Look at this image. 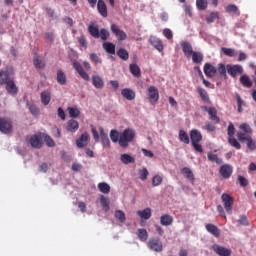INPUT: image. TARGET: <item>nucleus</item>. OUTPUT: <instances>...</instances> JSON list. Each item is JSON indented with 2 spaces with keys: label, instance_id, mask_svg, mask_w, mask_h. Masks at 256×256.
Segmentation results:
<instances>
[{
  "label": "nucleus",
  "instance_id": "19",
  "mask_svg": "<svg viewBox=\"0 0 256 256\" xmlns=\"http://www.w3.org/2000/svg\"><path fill=\"white\" fill-rule=\"evenodd\" d=\"M88 141H89V134L83 133V134L81 135V137H79V138L76 140V145H77V147H79L80 149H82L83 147H87Z\"/></svg>",
  "mask_w": 256,
  "mask_h": 256
},
{
  "label": "nucleus",
  "instance_id": "6",
  "mask_svg": "<svg viewBox=\"0 0 256 256\" xmlns=\"http://www.w3.org/2000/svg\"><path fill=\"white\" fill-rule=\"evenodd\" d=\"M226 69H227L228 75H230V77H233V79H235L237 75H243L244 73L243 66L239 64H235V65L227 64Z\"/></svg>",
  "mask_w": 256,
  "mask_h": 256
},
{
  "label": "nucleus",
  "instance_id": "53",
  "mask_svg": "<svg viewBox=\"0 0 256 256\" xmlns=\"http://www.w3.org/2000/svg\"><path fill=\"white\" fill-rule=\"evenodd\" d=\"M197 9L205 11L207 9V0H196Z\"/></svg>",
  "mask_w": 256,
  "mask_h": 256
},
{
  "label": "nucleus",
  "instance_id": "12",
  "mask_svg": "<svg viewBox=\"0 0 256 256\" xmlns=\"http://www.w3.org/2000/svg\"><path fill=\"white\" fill-rule=\"evenodd\" d=\"M181 47L185 57H187V59H191V55H193V53L195 52L193 51V46L191 45V43L187 41H182Z\"/></svg>",
  "mask_w": 256,
  "mask_h": 256
},
{
  "label": "nucleus",
  "instance_id": "31",
  "mask_svg": "<svg viewBox=\"0 0 256 256\" xmlns=\"http://www.w3.org/2000/svg\"><path fill=\"white\" fill-rule=\"evenodd\" d=\"M12 80L13 78L9 75V72H0V85H7V83Z\"/></svg>",
  "mask_w": 256,
  "mask_h": 256
},
{
  "label": "nucleus",
  "instance_id": "58",
  "mask_svg": "<svg viewBox=\"0 0 256 256\" xmlns=\"http://www.w3.org/2000/svg\"><path fill=\"white\" fill-rule=\"evenodd\" d=\"M27 107H28L30 113H32L35 117H37V115H39V109L34 104L27 102Z\"/></svg>",
  "mask_w": 256,
  "mask_h": 256
},
{
  "label": "nucleus",
  "instance_id": "7",
  "mask_svg": "<svg viewBox=\"0 0 256 256\" xmlns=\"http://www.w3.org/2000/svg\"><path fill=\"white\" fill-rule=\"evenodd\" d=\"M26 142L34 149H41L43 143L41 142V134H34L26 137Z\"/></svg>",
  "mask_w": 256,
  "mask_h": 256
},
{
  "label": "nucleus",
  "instance_id": "60",
  "mask_svg": "<svg viewBox=\"0 0 256 256\" xmlns=\"http://www.w3.org/2000/svg\"><path fill=\"white\" fill-rule=\"evenodd\" d=\"M247 147L250 149V151H255L256 149V140H253L252 137H250L247 141Z\"/></svg>",
  "mask_w": 256,
  "mask_h": 256
},
{
  "label": "nucleus",
  "instance_id": "26",
  "mask_svg": "<svg viewBox=\"0 0 256 256\" xmlns=\"http://www.w3.org/2000/svg\"><path fill=\"white\" fill-rule=\"evenodd\" d=\"M121 95L128 101H133V99H135V92L129 88L122 89Z\"/></svg>",
  "mask_w": 256,
  "mask_h": 256
},
{
  "label": "nucleus",
  "instance_id": "18",
  "mask_svg": "<svg viewBox=\"0 0 256 256\" xmlns=\"http://www.w3.org/2000/svg\"><path fill=\"white\" fill-rule=\"evenodd\" d=\"M204 73L206 77H215V75H217V68L209 63H206L204 65Z\"/></svg>",
  "mask_w": 256,
  "mask_h": 256
},
{
  "label": "nucleus",
  "instance_id": "44",
  "mask_svg": "<svg viewBox=\"0 0 256 256\" xmlns=\"http://www.w3.org/2000/svg\"><path fill=\"white\" fill-rule=\"evenodd\" d=\"M114 217L120 223H125V221L127 219L126 216H125V212H123L121 210H116L115 213H114Z\"/></svg>",
  "mask_w": 256,
  "mask_h": 256
},
{
  "label": "nucleus",
  "instance_id": "23",
  "mask_svg": "<svg viewBox=\"0 0 256 256\" xmlns=\"http://www.w3.org/2000/svg\"><path fill=\"white\" fill-rule=\"evenodd\" d=\"M97 10H98V13L102 17H107V15H108V13H107V4H105V1L98 0V2H97Z\"/></svg>",
  "mask_w": 256,
  "mask_h": 256
},
{
  "label": "nucleus",
  "instance_id": "56",
  "mask_svg": "<svg viewBox=\"0 0 256 256\" xmlns=\"http://www.w3.org/2000/svg\"><path fill=\"white\" fill-rule=\"evenodd\" d=\"M222 53H224V55H226L227 57H235L236 52L235 49L232 48H221Z\"/></svg>",
  "mask_w": 256,
  "mask_h": 256
},
{
  "label": "nucleus",
  "instance_id": "1",
  "mask_svg": "<svg viewBox=\"0 0 256 256\" xmlns=\"http://www.w3.org/2000/svg\"><path fill=\"white\" fill-rule=\"evenodd\" d=\"M135 139V130L131 128L125 129L119 136V145L125 149L129 147V143H131Z\"/></svg>",
  "mask_w": 256,
  "mask_h": 256
},
{
  "label": "nucleus",
  "instance_id": "63",
  "mask_svg": "<svg viewBox=\"0 0 256 256\" xmlns=\"http://www.w3.org/2000/svg\"><path fill=\"white\" fill-rule=\"evenodd\" d=\"M203 129H205L206 131H208V133H213L215 132V130L217 129V127H215L213 124H211V122L206 123V125L203 127Z\"/></svg>",
  "mask_w": 256,
  "mask_h": 256
},
{
  "label": "nucleus",
  "instance_id": "49",
  "mask_svg": "<svg viewBox=\"0 0 256 256\" xmlns=\"http://www.w3.org/2000/svg\"><path fill=\"white\" fill-rule=\"evenodd\" d=\"M100 203L104 209V211H109V198L105 197V196H101L100 197Z\"/></svg>",
  "mask_w": 256,
  "mask_h": 256
},
{
  "label": "nucleus",
  "instance_id": "13",
  "mask_svg": "<svg viewBox=\"0 0 256 256\" xmlns=\"http://www.w3.org/2000/svg\"><path fill=\"white\" fill-rule=\"evenodd\" d=\"M212 250L215 251L219 256H231V249L225 248L218 244L212 246Z\"/></svg>",
  "mask_w": 256,
  "mask_h": 256
},
{
  "label": "nucleus",
  "instance_id": "2",
  "mask_svg": "<svg viewBox=\"0 0 256 256\" xmlns=\"http://www.w3.org/2000/svg\"><path fill=\"white\" fill-rule=\"evenodd\" d=\"M190 141L192 143V147H194L197 153H203V146H201V141H203V135L197 129H192L190 131Z\"/></svg>",
  "mask_w": 256,
  "mask_h": 256
},
{
  "label": "nucleus",
  "instance_id": "3",
  "mask_svg": "<svg viewBox=\"0 0 256 256\" xmlns=\"http://www.w3.org/2000/svg\"><path fill=\"white\" fill-rule=\"evenodd\" d=\"M147 246L151 251H155V253H161L163 251V242L159 237L150 238Z\"/></svg>",
  "mask_w": 256,
  "mask_h": 256
},
{
  "label": "nucleus",
  "instance_id": "50",
  "mask_svg": "<svg viewBox=\"0 0 256 256\" xmlns=\"http://www.w3.org/2000/svg\"><path fill=\"white\" fill-rule=\"evenodd\" d=\"M228 143L229 145H231V147H234L235 149H241V144L239 143V141H237V139H235V136L228 138Z\"/></svg>",
  "mask_w": 256,
  "mask_h": 256
},
{
  "label": "nucleus",
  "instance_id": "46",
  "mask_svg": "<svg viewBox=\"0 0 256 256\" xmlns=\"http://www.w3.org/2000/svg\"><path fill=\"white\" fill-rule=\"evenodd\" d=\"M216 71H218V73H219V75H221V77H227V66H225V64L219 63Z\"/></svg>",
  "mask_w": 256,
  "mask_h": 256
},
{
  "label": "nucleus",
  "instance_id": "64",
  "mask_svg": "<svg viewBox=\"0 0 256 256\" xmlns=\"http://www.w3.org/2000/svg\"><path fill=\"white\" fill-rule=\"evenodd\" d=\"M44 141L47 147H55V140H53V138H51L50 136H45Z\"/></svg>",
  "mask_w": 256,
  "mask_h": 256
},
{
  "label": "nucleus",
  "instance_id": "5",
  "mask_svg": "<svg viewBox=\"0 0 256 256\" xmlns=\"http://www.w3.org/2000/svg\"><path fill=\"white\" fill-rule=\"evenodd\" d=\"M0 132L4 133V135L13 133V122L7 118H0Z\"/></svg>",
  "mask_w": 256,
  "mask_h": 256
},
{
  "label": "nucleus",
  "instance_id": "4",
  "mask_svg": "<svg viewBox=\"0 0 256 256\" xmlns=\"http://www.w3.org/2000/svg\"><path fill=\"white\" fill-rule=\"evenodd\" d=\"M222 203L224 205L225 211L228 213V215H232L233 213V197L227 193H223L221 196Z\"/></svg>",
  "mask_w": 256,
  "mask_h": 256
},
{
  "label": "nucleus",
  "instance_id": "52",
  "mask_svg": "<svg viewBox=\"0 0 256 256\" xmlns=\"http://www.w3.org/2000/svg\"><path fill=\"white\" fill-rule=\"evenodd\" d=\"M216 19H219V12H212L206 17L207 23H214Z\"/></svg>",
  "mask_w": 256,
  "mask_h": 256
},
{
  "label": "nucleus",
  "instance_id": "57",
  "mask_svg": "<svg viewBox=\"0 0 256 256\" xmlns=\"http://www.w3.org/2000/svg\"><path fill=\"white\" fill-rule=\"evenodd\" d=\"M68 112L70 117H72L73 119L77 118L81 113L79 109L73 107H68Z\"/></svg>",
  "mask_w": 256,
  "mask_h": 256
},
{
  "label": "nucleus",
  "instance_id": "8",
  "mask_svg": "<svg viewBox=\"0 0 256 256\" xmlns=\"http://www.w3.org/2000/svg\"><path fill=\"white\" fill-rule=\"evenodd\" d=\"M148 100L152 105H155L159 101V90L155 86L148 88Z\"/></svg>",
  "mask_w": 256,
  "mask_h": 256
},
{
  "label": "nucleus",
  "instance_id": "17",
  "mask_svg": "<svg viewBox=\"0 0 256 256\" xmlns=\"http://www.w3.org/2000/svg\"><path fill=\"white\" fill-rule=\"evenodd\" d=\"M239 81L241 85L247 89H251V87H253V80H251V77L247 74H242Z\"/></svg>",
  "mask_w": 256,
  "mask_h": 256
},
{
  "label": "nucleus",
  "instance_id": "20",
  "mask_svg": "<svg viewBox=\"0 0 256 256\" xmlns=\"http://www.w3.org/2000/svg\"><path fill=\"white\" fill-rule=\"evenodd\" d=\"M56 81L58 85H67V75L62 69L57 70Z\"/></svg>",
  "mask_w": 256,
  "mask_h": 256
},
{
  "label": "nucleus",
  "instance_id": "10",
  "mask_svg": "<svg viewBox=\"0 0 256 256\" xmlns=\"http://www.w3.org/2000/svg\"><path fill=\"white\" fill-rule=\"evenodd\" d=\"M110 29H111L113 35H115V37H117L118 41H125V39H127V33H125V31L119 29L118 25L111 24Z\"/></svg>",
  "mask_w": 256,
  "mask_h": 256
},
{
  "label": "nucleus",
  "instance_id": "14",
  "mask_svg": "<svg viewBox=\"0 0 256 256\" xmlns=\"http://www.w3.org/2000/svg\"><path fill=\"white\" fill-rule=\"evenodd\" d=\"M205 229L208 233L213 235V237L219 238L221 237V230L215 224L208 223L205 226Z\"/></svg>",
  "mask_w": 256,
  "mask_h": 256
},
{
  "label": "nucleus",
  "instance_id": "41",
  "mask_svg": "<svg viewBox=\"0 0 256 256\" xmlns=\"http://www.w3.org/2000/svg\"><path fill=\"white\" fill-rule=\"evenodd\" d=\"M116 55H118V57L122 59V61H127L129 59V52L125 48H120L116 52Z\"/></svg>",
  "mask_w": 256,
  "mask_h": 256
},
{
  "label": "nucleus",
  "instance_id": "27",
  "mask_svg": "<svg viewBox=\"0 0 256 256\" xmlns=\"http://www.w3.org/2000/svg\"><path fill=\"white\" fill-rule=\"evenodd\" d=\"M197 93L200 95V98L204 103H211V99L209 98V94L207 93V90L201 87H198Z\"/></svg>",
  "mask_w": 256,
  "mask_h": 256
},
{
  "label": "nucleus",
  "instance_id": "45",
  "mask_svg": "<svg viewBox=\"0 0 256 256\" xmlns=\"http://www.w3.org/2000/svg\"><path fill=\"white\" fill-rule=\"evenodd\" d=\"M236 136L238 141L241 143H244V141H247L251 137V135L247 132H238Z\"/></svg>",
  "mask_w": 256,
  "mask_h": 256
},
{
  "label": "nucleus",
  "instance_id": "9",
  "mask_svg": "<svg viewBox=\"0 0 256 256\" xmlns=\"http://www.w3.org/2000/svg\"><path fill=\"white\" fill-rule=\"evenodd\" d=\"M219 174L222 179H229L233 175V166L229 164H223L219 169Z\"/></svg>",
  "mask_w": 256,
  "mask_h": 256
},
{
  "label": "nucleus",
  "instance_id": "15",
  "mask_svg": "<svg viewBox=\"0 0 256 256\" xmlns=\"http://www.w3.org/2000/svg\"><path fill=\"white\" fill-rule=\"evenodd\" d=\"M208 115L210 121L215 123V125H219V123H221V119H219V116H217V109L215 107H209Z\"/></svg>",
  "mask_w": 256,
  "mask_h": 256
},
{
  "label": "nucleus",
  "instance_id": "62",
  "mask_svg": "<svg viewBox=\"0 0 256 256\" xmlns=\"http://www.w3.org/2000/svg\"><path fill=\"white\" fill-rule=\"evenodd\" d=\"M238 183L240 184V187H247L249 185V181L247 178L239 175L237 179Z\"/></svg>",
  "mask_w": 256,
  "mask_h": 256
},
{
  "label": "nucleus",
  "instance_id": "29",
  "mask_svg": "<svg viewBox=\"0 0 256 256\" xmlns=\"http://www.w3.org/2000/svg\"><path fill=\"white\" fill-rule=\"evenodd\" d=\"M79 129V122L72 119L67 122V131L70 133H75Z\"/></svg>",
  "mask_w": 256,
  "mask_h": 256
},
{
  "label": "nucleus",
  "instance_id": "39",
  "mask_svg": "<svg viewBox=\"0 0 256 256\" xmlns=\"http://www.w3.org/2000/svg\"><path fill=\"white\" fill-rule=\"evenodd\" d=\"M178 137L181 143H185V145H189L190 143L189 134H187L185 130H180Z\"/></svg>",
  "mask_w": 256,
  "mask_h": 256
},
{
  "label": "nucleus",
  "instance_id": "55",
  "mask_svg": "<svg viewBox=\"0 0 256 256\" xmlns=\"http://www.w3.org/2000/svg\"><path fill=\"white\" fill-rule=\"evenodd\" d=\"M161 183H163V177H161L160 175H155L152 178L153 187H159V185H161Z\"/></svg>",
  "mask_w": 256,
  "mask_h": 256
},
{
  "label": "nucleus",
  "instance_id": "48",
  "mask_svg": "<svg viewBox=\"0 0 256 256\" xmlns=\"http://www.w3.org/2000/svg\"><path fill=\"white\" fill-rule=\"evenodd\" d=\"M227 13H234V15H241V12H239V8L235 4L228 5L226 7Z\"/></svg>",
  "mask_w": 256,
  "mask_h": 256
},
{
  "label": "nucleus",
  "instance_id": "43",
  "mask_svg": "<svg viewBox=\"0 0 256 256\" xmlns=\"http://www.w3.org/2000/svg\"><path fill=\"white\" fill-rule=\"evenodd\" d=\"M130 73L134 77H141V68L137 64H130Z\"/></svg>",
  "mask_w": 256,
  "mask_h": 256
},
{
  "label": "nucleus",
  "instance_id": "61",
  "mask_svg": "<svg viewBox=\"0 0 256 256\" xmlns=\"http://www.w3.org/2000/svg\"><path fill=\"white\" fill-rule=\"evenodd\" d=\"M227 135L228 138L235 137V126L232 124V122H230L228 125Z\"/></svg>",
  "mask_w": 256,
  "mask_h": 256
},
{
  "label": "nucleus",
  "instance_id": "16",
  "mask_svg": "<svg viewBox=\"0 0 256 256\" xmlns=\"http://www.w3.org/2000/svg\"><path fill=\"white\" fill-rule=\"evenodd\" d=\"M149 43L150 45H153L157 51H159L161 53V51H163V42L161 41V39L155 37V36H151L149 38Z\"/></svg>",
  "mask_w": 256,
  "mask_h": 256
},
{
  "label": "nucleus",
  "instance_id": "24",
  "mask_svg": "<svg viewBox=\"0 0 256 256\" xmlns=\"http://www.w3.org/2000/svg\"><path fill=\"white\" fill-rule=\"evenodd\" d=\"M92 85H94V87L96 89H103L105 82H103V78L99 75H93L92 76Z\"/></svg>",
  "mask_w": 256,
  "mask_h": 256
},
{
  "label": "nucleus",
  "instance_id": "22",
  "mask_svg": "<svg viewBox=\"0 0 256 256\" xmlns=\"http://www.w3.org/2000/svg\"><path fill=\"white\" fill-rule=\"evenodd\" d=\"M182 175L188 179L191 183H195V175L193 174V171L189 167H184L181 169Z\"/></svg>",
  "mask_w": 256,
  "mask_h": 256
},
{
  "label": "nucleus",
  "instance_id": "25",
  "mask_svg": "<svg viewBox=\"0 0 256 256\" xmlns=\"http://www.w3.org/2000/svg\"><path fill=\"white\" fill-rule=\"evenodd\" d=\"M160 224L164 227H169L173 225V216L164 214L160 217Z\"/></svg>",
  "mask_w": 256,
  "mask_h": 256
},
{
  "label": "nucleus",
  "instance_id": "40",
  "mask_svg": "<svg viewBox=\"0 0 256 256\" xmlns=\"http://www.w3.org/2000/svg\"><path fill=\"white\" fill-rule=\"evenodd\" d=\"M88 31L90 33V35L92 37H94V39H99V27L95 26V25H89L88 26Z\"/></svg>",
  "mask_w": 256,
  "mask_h": 256
},
{
  "label": "nucleus",
  "instance_id": "47",
  "mask_svg": "<svg viewBox=\"0 0 256 256\" xmlns=\"http://www.w3.org/2000/svg\"><path fill=\"white\" fill-rule=\"evenodd\" d=\"M121 135H119V131L117 130H111L110 131V139L112 141V143H118L119 144V137Z\"/></svg>",
  "mask_w": 256,
  "mask_h": 256
},
{
  "label": "nucleus",
  "instance_id": "51",
  "mask_svg": "<svg viewBox=\"0 0 256 256\" xmlns=\"http://www.w3.org/2000/svg\"><path fill=\"white\" fill-rule=\"evenodd\" d=\"M109 31L105 28H102L100 31H99V38L102 39V41H107L109 39Z\"/></svg>",
  "mask_w": 256,
  "mask_h": 256
},
{
  "label": "nucleus",
  "instance_id": "33",
  "mask_svg": "<svg viewBox=\"0 0 256 256\" xmlns=\"http://www.w3.org/2000/svg\"><path fill=\"white\" fill-rule=\"evenodd\" d=\"M137 237L140 239V241L145 242L147 239H149V233L145 228H139L137 230Z\"/></svg>",
  "mask_w": 256,
  "mask_h": 256
},
{
  "label": "nucleus",
  "instance_id": "30",
  "mask_svg": "<svg viewBox=\"0 0 256 256\" xmlns=\"http://www.w3.org/2000/svg\"><path fill=\"white\" fill-rule=\"evenodd\" d=\"M207 157H208V161H210L211 163H216V165L223 164V159L219 158V156H217V154H215L213 152H209L207 154Z\"/></svg>",
  "mask_w": 256,
  "mask_h": 256
},
{
  "label": "nucleus",
  "instance_id": "28",
  "mask_svg": "<svg viewBox=\"0 0 256 256\" xmlns=\"http://www.w3.org/2000/svg\"><path fill=\"white\" fill-rule=\"evenodd\" d=\"M6 91L9 93V95H17L18 89L13 79L6 84Z\"/></svg>",
  "mask_w": 256,
  "mask_h": 256
},
{
  "label": "nucleus",
  "instance_id": "42",
  "mask_svg": "<svg viewBox=\"0 0 256 256\" xmlns=\"http://www.w3.org/2000/svg\"><path fill=\"white\" fill-rule=\"evenodd\" d=\"M98 189L101 193L108 194L111 193V186L105 182H101L98 184Z\"/></svg>",
  "mask_w": 256,
  "mask_h": 256
},
{
  "label": "nucleus",
  "instance_id": "38",
  "mask_svg": "<svg viewBox=\"0 0 256 256\" xmlns=\"http://www.w3.org/2000/svg\"><path fill=\"white\" fill-rule=\"evenodd\" d=\"M120 161L124 163V165H129V163H135V158L129 154H122Z\"/></svg>",
  "mask_w": 256,
  "mask_h": 256
},
{
  "label": "nucleus",
  "instance_id": "11",
  "mask_svg": "<svg viewBox=\"0 0 256 256\" xmlns=\"http://www.w3.org/2000/svg\"><path fill=\"white\" fill-rule=\"evenodd\" d=\"M73 68L75 71H77L78 75L84 79V81H89V74L86 73V71L83 69V66H81V63H79L77 60H74Z\"/></svg>",
  "mask_w": 256,
  "mask_h": 256
},
{
  "label": "nucleus",
  "instance_id": "36",
  "mask_svg": "<svg viewBox=\"0 0 256 256\" xmlns=\"http://www.w3.org/2000/svg\"><path fill=\"white\" fill-rule=\"evenodd\" d=\"M192 57V61L193 63H195L196 65H200V63H203V53L201 52H193L191 54Z\"/></svg>",
  "mask_w": 256,
  "mask_h": 256
},
{
  "label": "nucleus",
  "instance_id": "35",
  "mask_svg": "<svg viewBox=\"0 0 256 256\" xmlns=\"http://www.w3.org/2000/svg\"><path fill=\"white\" fill-rule=\"evenodd\" d=\"M137 215L140 216L141 219H151V208H145L144 210H139Z\"/></svg>",
  "mask_w": 256,
  "mask_h": 256
},
{
  "label": "nucleus",
  "instance_id": "34",
  "mask_svg": "<svg viewBox=\"0 0 256 256\" xmlns=\"http://www.w3.org/2000/svg\"><path fill=\"white\" fill-rule=\"evenodd\" d=\"M33 65L36 67V69H45V60L36 55L33 59Z\"/></svg>",
  "mask_w": 256,
  "mask_h": 256
},
{
  "label": "nucleus",
  "instance_id": "59",
  "mask_svg": "<svg viewBox=\"0 0 256 256\" xmlns=\"http://www.w3.org/2000/svg\"><path fill=\"white\" fill-rule=\"evenodd\" d=\"M239 129H241V131H243V133H248V134L253 133L251 126H249V124H247V123L240 124Z\"/></svg>",
  "mask_w": 256,
  "mask_h": 256
},
{
  "label": "nucleus",
  "instance_id": "54",
  "mask_svg": "<svg viewBox=\"0 0 256 256\" xmlns=\"http://www.w3.org/2000/svg\"><path fill=\"white\" fill-rule=\"evenodd\" d=\"M138 173L140 175L141 181H147V177H149V171L147 170V168L138 170Z\"/></svg>",
  "mask_w": 256,
  "mask_h": 256
},
{
  "label": "nucleus",
  "instance_id": "32",
  "mask_svg": "<svg viewBox=\"0 0 256 256\" xmlns=\"http://www.w3.org/2000/svg\"><path fill=\"white\" fill-rule=\"evenodd\" d=\"M41 97V103L47 106L49 103H51V92L49 91H43L40 94Z\"/></svg>",
  "mask_w": 256,
  "mask_h": 256
},
{
  "label": "nucleus",
  "instance_id": "37",
  "mask_svg": "<svg viewBox=\"0 0 256 256\" xmlns=\"http://www.w3.org/2000/svg\"><path fill=\"white\" fill-rule=\"evenodd\" d=\"M102 46L106 53H109L110 55H115V44L111 42H104Z\"/></svg>",
  "mask_w": 256,
  "mask_h": 256
},
{
  "label": "nucleus",
  "instance_id": "21",
  "mask_svg": "<svg viewBox=\"0 0 256 256\" xmlns=\"http://www.w3.org/2000/svg\"><path fill=\"white\" fill-rule=\"evenodd\" d=\"M100 131V139L103 147H111V141L109 140V136L105 133V130L101 127Z\"/></svg>",
  "mask_w": 256,
  "mask_h": 256
}]
</instances>
